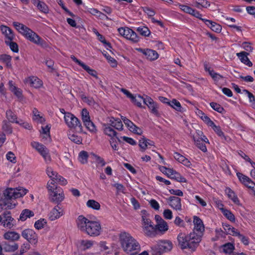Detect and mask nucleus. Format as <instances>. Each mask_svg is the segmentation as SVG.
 I'll list each match as a JSON object with an SVG mask.
<instances>
[{
    "label": "nucleus",
    "mask_w": 255,
    "mask_h": 255,
    "mask_svg": "<svg viewBox=\"0 0 255 255\" xmlns=\"http://www.w3.org/2000/svg\"><path fill=\"white\" fill-rule=\"evenodd\" d=\"M76 224L79 230L90 237H97L102 232L100 222L89 220L83 215L78 217Z\"/></svg>",
    "instance_id": "1"
},
{
    "label": "nucleus",
    "mask_w": 255,
    "mask_h": 255,
    "mask_svg": "<svg viewBox=\"0 0 255 255\" xmlns=\"http://www.w3.org/2000/svg\"><path fill=\"white\" fill-rule=\"evenodd\" d=\"M119 241L123 251L129 255H135L140 250L138 242L128 232L123 231L119 234Z\"/></svg>",
    "instance_id": "2"
},
{
    "label": "nucleus",
    "mask_w": 255,
    "mask_h": 255,
    "mask_svg": "<svg viewBox=\"0 0 255 255\" xmlns=\"http://www.w3.org/2000/svg\"><path fill=\"white\" fill-rule=\"evenodd\" d=\"M13 25L19 33L30 42L43 47L47 46L45 41L28 27L17 22H13Z\"/></svg>",
    "instance_id": "3"
},
{
    "label": "nucleus",
    "mask_w": 255,
    "mask_h": 255,
    "mask_svg": "<svg viewBox=\"0 0 255 255\" xmlns=\"http://www.w3.org/2000/svg\"><path fill=\"white\" fill-rule=\"evenodd\" d=\"M50 201L59 205L65 199L63 189L58 187L53 181H49L46 185Z\"/></svg>",
    "instance_id": "4"
},
{
    "label": "nucleus",
    "mask_w": 255,
    "mask_h": 255,
    "mask_svg": "<svg viewBox=\"0 0 255 255\" xmlns=\"http://www.w3.org/2000/svg\"><path fill=\"white\" fill-rule=\"evenodd\" d=\"M172 243L169 241H160L151 247L152 255H161L172 249Z\"/></svg>",
    "instance_id": "5"
},
{
    "label": "nucleus",
    "mask_w": 255,
    "mask_h": 255,
    "mask_svg": "<svg viewBox=\"0 0 255 255\" xmlns=\"http://www.w3.org/2000/svg\"><path fill=\"white\" fill-rule=\"evenodd\" d=\"M28 190L23 187H19L16 188H7L4 192L5 199H12L20 198L24 196Z\"/></svg>",
    "instance_id": "6"
},
{
    "label": "nucleus",
    "mask_w": 255,
    "mask_h": 255,
    "mask_svg": "<svg viewBox=\"0 0 255 255\" xmlns=\"http://www.w3.org/2000/svg\"><path fill=\"white\" fill-rule=\"evenodd\" d=\"M120 35L133 43L139 41V38L137 34L128 27H122L118 29Z\"/></svg>",
    "instance_id": "7"
},
{
    "label": "nucleus",
    "mask_w": 255,
    "mask_h": 255,
    "mask_svg": "<svg viewBox=\"0 0 255 255\" xmlns=\"http://www.w3.org/2000/svg\"><path fill=\"white\" fill-rule=\"evenodd\" d=\"M202 236L195 231H193L188 235L189 249L192 251H194L201 242Z\"/></svg>",
    "instance_id": "8"
},
{
    "label": "nucleus",
    "mask_w": 255,
    "mask_h": 255,
    "mask_svg": "<svg viewBox=\"0 0 255 255\" xmlns=\"http://www.w3.org/2000/svg\"><path fill=\"white\" fill-rule=\"evenodd\" d=\"M21 236L31 244L36 245L38 242V235L32 229H26L23 230Z\"/></svg>",
    "instance_id": "9"
},
{
    "label": "nucleus",
    "mask_w": 255,
    "mask_h": 255,
    "mask_svg": "<svg viewBox=\"0 0 255 255\" xmlns=\"http://www.w3.org/2000/svg\"><path fill=\"white\" fill-rule=\"evenodd\" d=\"M64 118L66 124L71 128H75L78 127H81V125L79 120L74 115L70 113L65 114V116H64Z\"/></svg>",
    "instance_id": "10"
},
{
    "label": "nucleus",
    "mask_w": 255,
    "mask_h": 255,
    "mask_svg": "<svg viewBox=\"0 0 255 255\" xmlns=\"http://www.w3.org/2000/svg\"><path fill=\"white\" fill-rule=\"evenodd\" d=\"M144 103L147 106L148 108L152 114L157 117L159 116L158 112L159 106L151 97L147 95L145 96L144 99Z\"/></svg>",
    "instance_id": "11"
},
{
    "label": "nucleus",
    "mask_w": 255,
    "mask_h": 255,
    "mask_svg": "<svg viewBox=\"0 0 255 255\" xmlns=\"http://www.w3.org/2000/svg\"><path fill=\"white\" fill-rule=\"evenodd\" d=\"M64 214V210L60 206L57 205L50 211L48 217L50 221H54L59 219Z\"/></svg>",
    "instance_id": "12"
},
{
    "label": "nucleus",
    "mask_w": 255,
    "mask_h": 255,
    "mask_svg": "<svg viewBox=\"0 0 255 255\" xmlns=\"http://www.w3.org/2000/svg\"><path fill=\"white\" fill-rule=\"evenodd\" d=\"M15 220L11 217L9 212L3 213L1 222V225L3 227L10 229L15 226Z\"/></svg>",
    "instance_id": "13"
},
{
    "label": "nucleus",
    "mask_w": 255,
    "mask_h": 255,
    "mask_svg": "<svg viewBox=\"0 0 255 255\" xmlns=\"http://www.w3.org/2000/svg\"><path fill=\"white\" fill-rule=\"evenodd\" d=\"M135 50L143 54L145 58L149 61L155 60L159 57V55L157 52L155 50L151 49L136 48H135Z\"/></svg>",
    "instance_id": "14"
},
{
    "label": "nucleus",
    "mask_w": 255,
    "mask_h": 255,
    "mask_svg": "<svg viewBox=\"0 0 255 255\" xmlns=\"http://www.w3.org/2000/svg\"><path fill=\"white\" fill-rule=\"evenodd\" d=\"M122 119L130 131L138 135L142 134L143 130L141 128L137 127L131 121L126 117H122Z\"/></svg>",
    "instance_id": "15"
},
{
    "label": "nucleus",
    "mask_w": 255,
    "mask_h": 255,
    "mask_svg": "<svg viewBox=\"0 0 255 255\" xmlns=\"http://www.w3.org/2000/svg\"><path fill=\"white\" fill-rule=\"evenodd\" d=\"M24 82L35 89L40 88L43 86L42 81L36 76H31L28 77L24 79Z\"/></svg>",
    "instance_id": "16"
},
{
    "label": "nucleus",
    "mask_w": 255,
    "mask_h": 255,
    "mask_svg": "<svg viewBox=\"0 0 255 255\" xmlns=\"http://www.w3.org/2000/svg\"><path fill=\"white\" fill-rule=\"evenodd\" d=\"M167 203L169 206L177 211L182 210L181 199L176 196H170L167 199Z\"/></svg>",
    "instance_id": "17"
},
{
    "label": "nucleus",
    "mask_w": 255,
    "mask_h": 255,
    "mask_svg": "<svg viewBox=\"0 0 255 255\" xmlns=\"http://www.w3.org/2000/svg\"><path fill=\"white\" fill-rule=\"evenodd\" d=\"M71 59L75 63L78 64L81 67H82L85 71H86L90 75L96 78V79H98L99 77L97 75V73L96 71L94 69L91 68L89 66L86 65L84 63L82 62L81 61L78 59L76 57H75L74 55H72L71 56Z\"/></svg>",
    "instance_id": "18"
},
{
    "label": "nucleus",
    "mask_w": 255,
    "mask_h": 255,
    "mask_svg": "<svg viewBox=\"0 0 255 255\" xmlns=\"http://www.w3.org/2000/svg\"><path fill=\"white\" fill-rule=\"evenodd\" d=\"M193 223L194 227L193 231L197 232V234L203 236L205 227L202 220L197 216H194Z\"/></svg>",
    "instance_id": "19"
},
{
    "label": "nucleus",
    "mask_w": 255,
    "mask_h": 255,
    "mask_svg": "<svg viewBox=\"0 0 255 255\" xmlns=\"http://www.w3.org/2000/svg\"><path fill=\"white\" fill-rule=\"evenodd\" d=\"M3 238L5 240L14 242L19 240L20 236L19 233L15 231H8L3 234Z\"/></svg>",
    "instance_id": "20"
},
{
    "label": "nucleus",
    "mask_w": 255,
    "mask_h": 255,
    "mask_svg": "<svg viewBox=\"0 0 255 255\" xmlns=\"http://www.w3.org/2000/svg\"><path fill=\"white\" fill-rule=\"evenodd\" d=\"M174 158L179 163L182 164L184 166L188 168H191L192 163L191 161L183 155L180 154L179 153L175 152L173 154Z\"/></svg>",
    "instance_id": "21"
},
{
    "label": "nucleus",
    "mask_w": 255,
    "mask_h": 255,
    "mask_svg": "<svg viewBox=\"0 0 255 255\" xmlns=\"http://www.w3.org/2000/svg\"><path fill=\"white\" fill-rule=\"evenodd\" d=\"M0 30L2 33L4 35L5 43L9 40H13L14 38V35L12 30L8 27L4 25H1Z\"/></svg>",
    "instance_id": "22"
},
{
    "label": "nucleus",
    "mask_w": 255,
    "mask_h": 255,
    "mask_svg": "<svg viewBox=\"0 0 255 255\" xmlns=\"http://www.w3.org/2000/svg\"><path fill=\"white\" fill-rule=\"evenodd\" d=\"M6 119L10 123H16L19 125L23 124V121L21 120H18L16 115L10 109L7 110L5 113Z\"/></svg>",
    "instance_id": "23"
},
{
    "label": "nucleus",
    "mask_w": 255,
    "mask_h": 255,
    "mask_svg": "<svg viewBox=\"0 0 255 255\" xmlns=\"http://www.w3.org/2000/svg\"><path fill=\"white\" fill-rule=\"evenodd\" d=\"M177 240L178 245L182 249H189L188 235L180 233L178 235Z\"/></svg>",
    "instance_id": "24"
},
{
    "label": "nucleus",
    "mask_w": 255,
    "mask_h": 255,
    "mask_svg": "<svg viewBox=\"0 0 255 255\" xmlns=\"http://www.w3.org/2000/svg\"><path fill=\"white\" fill-rule=\"evenodd\" d=\"M94 242L89 240H80L77 242V247L79 250L85 251L90 249L94 245Z\"/></svg>",
    "instance_id": "25"
},
{
    "label": "nucleus",
    "mask_w": 255,
    "mask_h": 255,
    "mask_svg": "<svg viewBox=\"0 0 255 255\" xmlns=\"http://www.w3.org/2000/svg\"><path fill=\"white\" fill-rule=\"evenodd\" d=\"M225 194L235 204L238 206H242L239 199L236 194L230 188L227 187L225 189Z\"/></svg>",
    "instance_id": "26"
},
{
    "label": "nucleus",
    "mask_w": 255,
    "mask_h": 255,
    "mask_svg": "<svg viewBox=\"0 0 255 255\" xmlns=\"http://www.w3.org/2000/svg\"><path fill=\"white\" fill-rule=\"evenodd\" d=\"M205 24L213 31L220 33L222 30V26L219 24L208 19H203Z\"/></svg>",
    "instance_id": "27"
},
{
    "label": "nucleus",
    "mask_w": 255,
    "mask_h": 255,
    "mask_svg": "<svg viewBox=\"0 0 255 255\" xmlns=\"http://www.w3.org/2000/svg\"><path fill=\"white\" fill-rule=\"evenodd\" d=\"M139 146L142 151H145L148 147L154 146V143L153 141L147 139L145 137H142L139 140Z\"/></svg>",
    "instance_id": "28"
},
{
    "label": "nucleus",
    "mask_w": 255,
    "mask_h": 255,
    "mask_svg": "<svg viewBox=\"0 0 255 255\" xmlns=\"http://www.w3.org/2000/svg\"><path fill=\"white\" fill-rule=\"evenodd\" d=\"M236 55L239 58L240 61L244 64L248 66L249 67H251L253 65L252 62L248 57V53L245 51H242L239 53H237Z\"/></svg>",
    "instance_id": "29"
},
{
    "label": "nucleus",
    "mask_w": 255,
    "mask_h": 255,
    "mask_svg": "<svg viewBox=\"0 0 255 255\" xmlns=\"http://www.w3.org/2000/svg\"><path fill=\"white\" fill-rule=\"evenodd\" d=\"M155 230L161 234H165L169 229V226L167 223L165 221H162L161 223L156 224Z\"/></svg>",
    "instance_id": "30"
},
{
    "label": "nucleus",
    "mask_w": 255,
    "mask_h": 255,
    "mask_svg": "<svg viewBox=\"0 0 255 255\" xmlns=\"http://www.w3.org/2000/svg\"><path fill=\"white\" fill-rule=\"evenodd\" d=\"M142 231L144 234L148 237H155L156 235L155 227L153 224L144 227L142 228Z\"/></svg>",
    "instance_id": "31"
},
{
    "label": "nucleus",
    "mask_w": 255,
    "mask_h": 255,
    "mask_svg": "<svg viewBox=\"0 0 255 255\" xmlns=\"http://www.w3.org/2000/svg\"><path fill=\"white\" fill-rule=\"evenodd\" d=\"M223 228L226 235H230L233 236H237L238 235H239L238 230L229 224H223Z\"/></svg>",
    "instance_id": "32"
},
{
    "label": "nucleus",
    "mask_w": 255,
    "mask_h": 255,
    "mask_svg": "<svg viewBox=\"0 0 255 255\" xmlns=\"http://www.w3.org/2000/svg\"><path fill=\"white\" fill-rule=\"evenodd\" d=\"M142 218V228L153 224L149 218V214L145 210L141 211Z\"/></svg>",
    "instance_id": "33"
},
{
    "label": "nucleus",
    "mask_w": 255,
    "mask_h": 255,
    "mask_svg": "<svg viewBox=\"0 0 255 255\" xmlns=\"http://www.w3.org/2000/svg\"><path fill=\"white\" fill-rule=\"evenodd\" d=\"M193 3L198 9L207 8L211 5L210 2L207 0H193Z\"/></svg>",
    "instance_id": "34"
},
{
    "label": "nucleus",
    "mask_w": 255,
    "mask_h": 255,
    "mask_svg": "<svg viewBox=\"0 0 255 255\" xmlns=\"http://www.w3.org/2000/svg\"><path fill=\"white\" fill-rule=\"evenodd\" d=\"M31 146L35 149L40 154L46 150L48 148L43 144L36 141H32Z\"/></svg>",
    "instance_id": "35"
},
{
    "label": "nucleus",
    "mask_w": 255,
    "mask_h": 255,
    "mask_svg": "<svg viewBox=\"0 0 255 255\" xmlns=\"http://www.w3.org/2000/svg\"><path fill=\"white\" fill-rule=\"evenodd\" d=\"M33 4L36 5L38 9L45 13H48L49 9L47 5L43 2L39 0H34Z\"/></svg>",
    "instance_id": "36"
},
{
    "label": "nucleus",
    "mask_w": 255,
    "mask_h": 255,
    "mask_svg": "<svg viewBox=\"0 0 255 255\" xmlns=\"http://www.w3.org/2000/svg\"><path fill=\"white\" fill-rule=\"evenodd\" d=\"M34 214L33 212L28 209H24L21 212L19 220L21 221H24L27 219L33 217Z\"/></svg>",
    "instance_id": "37"
},
{
    "label": "nucleus",
    "mask_w": 255,
    "mask_h": 255,
    "mask_svg": "<svg viewBox=\"0 0 255 255\" xmlns=\"http://www.w3.org/2000/svg\"><path fill=\"white\" fill-rule=\"evenodd\" d=\"M8 85L9 89L16 97L18 98L22 97V91L16 87L12 81L8 82Z\"/></svg>",
    "instance_id": "38"
},
{
    "label": "nucleus",
    "mask_w": 255,
    "mask_h": 255,
    "mask_svg": "<svg viewBox=\"0 0 255 255\" xmlns=\"http://www.w3.org/2000/svg\"><path fill=\"white\" fill-rule=\"evenodd\" d=\"M196 115L201 118L208 126L213 122L201 110L197 109L196 111Z\"/></svg>",
    "instance_id": "39"
},
{
    "label": "nucleus",
    "mask_w": 255,
    "mask_h": 255,
    "mask_svg": "<svg viewBox=\"0 0 255 255\" xmlns=\"http://www.w3.org/2000/svg\"><path fill=\"white\" fill-rule=\"evenodd\" d=\"M18 249V245L15 243H6L4 245L3 249L5 252H14Z\"/></svg>",
    "instance_id": "40"
},
{
    "label": "nucleus",
    "mask_w": 255,
    "mask_h": 255,
    "mask_svg": "<svg viewBox=\"0 0 255 255\" xmlns=\"http://www.w3.org/2000/svg\"><path fill=\"white\" fill-rule=\"evenodd\" d=\"M86 206L89 208L96 210H99L101 208L100 203L93 199L88 200L86 202Z\"/></svg>",
    "instance_id": "41"
},
{
    "label": "nucleus",
    "mask_w": 255,
    "mask_h": 255,
    "mask_svg": "<svg viewBox=\"0 0 255 255\" xmlns=\"http://www.w3.org/2000/svg\"><path fill=\"white\" fill-rule=\"evenodd\" d=\"M104 131L110 138H118L116 131L111 127H105Z\"/></svg>",
    "instance_id": "42"
},
{
    "label": "nucleus",
    "mask_w": 255,
    "mask_h": 255,
    "mask_svg": "<svg viewBox=\"0 0 255 255\" xmlns=\"http://www.w3.org/2000/svg\"><path fill=\"white\" fill-rule=\"evenodd\" d=\"M111 125L118 130L123 129V123L119 119L112 118L110 120Z\"/></svg>",
    "instance_id": "43"
},
{
    "label": "nucleus",
    "mask_w": 255,
    "mask_h": 255,
    "mask_svg": "<svg viewBox=\"0 0 255 255\" xmlns=\"http://www.w3.org/2000/svg\"><path fill=\"white\" fill-rule=\"evenodd\" d=\"M50 128H51V126L49 125H46L45 127H41L42 131H41V133L43 135V138H45L46 140L50 139Z\"/></svg>",
    "instance_id": "44"
},
{
    "label": "nucleus",
    "mask_w": 255,
    "mask_h": 255,
    "mask_svg": "<svg viewBox=\"0 0 255 255\" xmlns=\"http://www.w3.org/2000/svg\"><path fill=\"white\" fill-rule=\"evenodd\" d=\"M193 139L195 143L199 148L204 152L207 151V148L205 144L201 142V141L199 140V137H197L196 135H193Z\"/></svg>",
    "instance_id": "45"
},
{
    "label": "nucleus",
    "mask_w": 255,
    "mask_h": 255,
    "mask_svg": "<svg viewBox=\"0 0 255 255\" xmlns=\"http://www.w3.org/2000/svg\"><path fill=\"white\" fill-rule=\"evenodd\" d=\"M33 120L40 123H43L45 121V119L40 114V112L35 108L33 110Z\"/></svg>",
    "instance_id": "46"
},
{
    "label": "nucleus",
    "mask_w": 255,
    "mask_h": 255,
    "mask_svg": "<svg viewBox=\"0 0 255 255\" xmlns=\"http://www.w3.org/2000/svg\"><path fill=\"white\" fill-rule=\"evenodd\" d=\"M222 213L223 215L230 221L235 222L236 221V218L234 215L230 211L227 209L221 208Z\"/></svg>",
    "instance_id": "47"
},
{
    "label": "nucleus",
    "mask_w": 255,
    "mask_h": 255,
    "mask_svg": "<svg viewBox=\"0 0 255 255\" xmlns=\"http://www.w3.org/2000/svg\"><path fill=\"white\" fill-rule=\"evenodd\" d=\"M222 249L224 253L230 254L233 252L235 249V247L233 244L228 243L223 245L222 246Z\"/></svg>",
    "instance_id": "48"
},
{
    "label": "nucleus",
    "mask_w": 255,
    "mask_h": 255,
    "mask_svg": "<svg viewBox=\"0 0 255 255\" xmlns=\"http://www.w3.org/2000/svg\"><path fill=\"white\" fill-rule=\"evenodd\" d=\"M168 105L177 111H182V108L180 102L175 99H173L171 102H170V103H168Z\"/></svg>",
    "instance_id": "49"
},
{
    "label": "nucleus",
    "mask_w": 255,
    "mask_h": 255,
    "mask_svg": "<svg viewBox=\"0 0 255 255\" xmlns=\"http://www.w3.org/2000/svg\"><path fill=\"white\" fill-rule=\"evenodd\" d=\"M236 174L240 181L245 186H246V185L248 183L249 181L251 179V178L248 176L243 174L242 173L237 172Z\"/></svg>",
    "instance_id": "50"
},
{
    "label": "nucleus",
    "mask_w": 255,
    "mask_h": 255,
    "mask_svg": "<svg viewBox=\"0 0 255 255\" xmlns=\"http://www.w3.org/2000/svg\"><path fill=\"white\" fill-rule=\"evenodd\" d=\"M144 99L143 97L138 95L134 96L133 98L131 100L135 105L139 107H141L142 102L144 103Z\"/></svg>",
    "instance_id": "51"
},
{
    "label": "nucleus",
    "mask_w": 255,
    "mask_h": 255,
    "mask_svg": "<svg viewBox=\"0 0 255 255\" xmlns=\"http://www.w3.org/2000/svg\"><path fill=\"white\" fill-rule=\"evenodd\" d=\"M84 125L86 127V128L92 132H95L97 130L96 127L93 123L91 121V120H89L87 121V122H83Z\"/></svg>",
    "instance_id": "52"
},
{
    "label": "nucleus",
    "mask_w": 255,
    "mask_h": 255,
    "mask_svg": "<svg viewBox=\"0 0 255 255\" xmlns=\"http://www.w3.org/2000/svg\"><path fill=\"white\" fill-rule=\"evenodd\" d=\"M46 173L49 177L51 179V181H54V179L56 178L58 173L56 171H54L53 168L51 167H47L46 169ZM54 182L55 183V182Z\"/></svg>",
    "instance_id": "53"
},
{
    "label": "nucleus",
    "mask_w": 255,
    "mask_h": 255,
    "mask_svg": "<svg viewBox=\"0 0 255 255\" xmlns=\"http://www.w3.org/2000/svg\"><path fill=\"white\" fill-rule=\"evenodd\" d=\"M88 157V153L85 151H82L79 154V160L81 163L83 164L87 163Z\"/></svg>",
    "instance_id": "54"
},
{
    "label": "nucleus",
    "mask_w": 255,
    "mask_h": 255,
    "mask_svg": "<svg viewBox=\"0 0 255 255\" xmlns=\"http://www.w3.org/2000/svg\"><path fill=\"white\" fill-rule=\"evenodd\" d=\"M211 127L215 132L220 137H224V134L223 132L221 129L220 127L217 126L213 122L211 123V124L209 126Z\"/></svg>",
    "instance_id": "55"
},
{
    "label": "nucleus",
    "mask_w": 255,
    "mask_h": 255,
    "mask_svg": "<svg viewBox=\"0 0 255 255\" xmlns=\"http://www.w3.org/2000/svg\"><path fill=\"white\" fill-rule=\"evenodd\" d=\"M47 222L44 219H40L36 221L34 223V227L37 230L43 228L46 224Z\"/></svg>",
    "instance_id": "56"
},
{
    "label": "nucleus",
    "mask_w": 255,
    "mask_h": 255,
    "mask_svg": "<svg viewBox=\"0 0 255 255\" xmlns=\"http://www.w3.org/2000/svg\"><path fill=\"white\" fill-rule=\"evenodd\" d=\"M6 44L9 46L10 49L13 52L17 53L18 52V45L13 40H9V41H6Z\"/></svg>",
    "instance_id": "57"
},
{
    "label": "nucleus",
    "mask_w": 255,
    "mask_h": 255,
    "mask_svg": "<svg viewBox=\"0 0 255 255\" xmlns=\"http://www.w3.org/2000/svg\"><path fill=\"white\" fill-rule=\"evenodd\" d=\"M69 138L72 141L76 143H81L82 142V138L81 137L78 136L77 134L75 133H69L68 134Z\"/></svg>",
    "instance_id": "58"
},
{
    "label": "nucleus",
    "mask_w": 255,
    "mask_h": 255,
    "mask_svg": "<svg viewBox=\"0 0 255 255\" xmlns=\"http://www.w3.org/2000/svg\"><path fill=\"white\" fill-rule=\"evenodd\" d=\"M40 155L43 158L45 163L49 164L51 162L52 159L48 149L45 150V151L42 153Z\"/></svg>",
    "instance_id": "59"
},
{
    "label": "nucleus",
    "mask_w": 255,
    "mask_h": 255,
    "mask_svg": "<svg viewBox=\"0 0 255 255\" xmlns=\"http://www.w3.org/2000/svg\"><path fill=\"white\" fill-rule=\"evenodd\" d=\"M137 30L142 36H148L150 34V31L147 27H139Z\"/></svg>",
    "instance_id": "60"
},
{
    "label": "nucleus",
    "mask_w": 255,
    "mask_h": 255,
    "mask_svg": "<svg viewBox=\"0 0 255 255\" xmlns=\"http://www.w3.org/2000/svg\"><path fill=\"white\" fill-rule=\"evenodd\" d=\"M172 179H174L180 183H186L187 182L185 178L177 172H176L174 176H172Z\"/></svg>",
    "instance_id": "61"
},
{
    "label": "nucleus",
    "mask_w": 255,
    "mask_h": 255,
    "mask_svg": "<svg viewBox=\"0 0 255 255\" xmlns=\"http://www.w3.org/2000/svg\"><path fill=\"white\" fill-rule=\"evenodd\" d=\"M93 155L94 157L93 159L98 165L104 166L106 165V162L103 158L94 154Z\"/></svg>",
    "instance_id": "62"
},
{
    "label": "nucleus",
    "mask_w": 255,
    "mask_h": 255,
    "mask_svg": "<svg viewBox=\"0 0 255 255\" xmlns=\"http://www.w3.org/2000/svg\"><path fill=\"white\" fill-rule=\"evenodd\" d=\"M210 105L212 109L220 113H222L224 111V108L217 103L212 102Z\"/></svg>",
    "instance_id": "63"
},
{
    "label": "nucleus",
    "mask_w": 255,
    "mask_h": 255,
    "mask_svg": "<svg viewBox=\"0 0 255 255\" xmlns=\"http://www.w3.org/2000/svg\"><path fill=\"white\" fill-rule=\"evenodd\" d=\"M243 93L247 96L249 98V102L252 103L253 105L255 104V98L253 94L250 93L247 90H244L243 91Z\"/></svg>",
    "instance_id": "64"
}]
</instances>
